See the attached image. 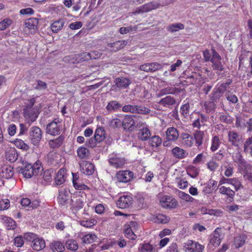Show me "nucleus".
<instances>
[{"label":"nucleus","mask_w":252,"mask_h":252,"mask_svg":"<svg viewBox=\"0 0 252 252\" xmlns=\"http://www.w3.org/2000/svg\"><path fill=\"white\" fill-rule=\"evenodd\" d=\"M35 103V98L32 97L28 99L25 103L23 114L24 117L29 124L34 122L37 118L39 114L38 110L33 107Z\"/></svg>","instance_id":"nucleus-1"},{"label":"nucleus","mask_w":252,"mask_h":252,"mask_svg":"<svg viewBox=\"0 0 252 252\" xmlns=\"http://www.w3.org/2000/svg\"><path fill=\"white\" fill-rule=\"evenodd\" d=\"M42 170L40 162L36 161L33 164H27L21 169V173L25 178H31L33 176H37Z\"/></svg>","instance_id":"nucleus-2"},{"label":"nucleus","mask_w":252,"mask_h":252,"mask_svg":"<svg viewBox=\"0 0 252 252\" xmlns=\"http://www.w3.org/2000/svg\"><path fill=\"white\" fill-rule=\"evenodd\" d=\"M62 130V120L55 118L46 126V132L51 135H60Z\"/></svg>","instance_id":"nucleus-3"},{"label":"nucleus","mask_w":252,"mask_h":252,"mask_svg":"<svg viewBox=\"0 0 252 252\" xmlns=\"http://www.w3.org/2000/svg\"><path fill=\"white\" fill-rule=\"evenodd\" d=\"M108 161L110 166L117 169L122 168L126 163L124 158L115 153L109 155Z\"/></svg>","instance_id":"nucleus-4"},{"label":"nucleus","mask_w":252,"mask_h":252,"mask_svg":"<svg viewBox=\"0 0 252 252\" xmlns=\"http://www.w3.org/2000/svg\"><path fill=\"white\" fill-rule=\"evenodd\" d=\"M138 224L136 221H131L129 223L124 226L125 236L131 240H135L137 238L135 232L138 230Z\"/></svg>","instance_id":"nucleus-5"},{"label":"nucleus","mask_w":252,"mask_h":252,"mask_svg":"<svg viewBox=\"0 0 252 252\" xmlns=\"http://www.w3.org/2000/svg\"><path fill=\"white\" fill-rule=\"evenodd\" d=\"M140 117L134 115H126L123 120V127L124 129H130L134 126H139L140 124L138 123Z\"/></svg>","instance_id":"nucleus-6"},{"label":"nucleus","mask_w":252,"mask_h":252,"mask_svg":"<svg viewBox=\"0 0 252 252\" xmlns=\"http://www.w3.org/2000/svg\"><path fill=\"white\" fill-rule=\"evenodd\" d=\"M100 54L96 51L91 52V53L84 52L74 55L73 59H75L77 63L89 61L90 60L95 59L99 58Z\"/></svg>","instance_id":"nucleus-7"},{"label":"nucleus","mask_w":252,"mask_h":252,"mask_svg":"<svg viewBox=\"0 0 252 252\" xmlns=\"http://www.w3.org/2000/svg\"><path fill=\"white\" fill-rule=\"evenodd\" d=\"M212 57L211 62L212 63V67L214 70L221 71L223 69L221 63V58L219 54L214 48L211 49Z\"/></svg>","instance_id":"nucleus-8"},{"label":"nucleus","mask_w":252,"mask_h":252,"mask_svg":"<svg viewBox=\"0 0 252 252\" xmlns=\"http://www.w3.org/2000/svg\"><path fill=\"white\" fill-rule=\"evenodd\" d=\"M94 165L91 162L83 160L79 163L80 171L83 174L90 176L94 172Z\"/></svg>","instance_id":"nucleus-9"},{"label":"nucleus","mask_w":252,"mask_h":252,"mask_svg":"<svg viewBox=\"0 0 252 252\" xmlns=\"http://www.w3.org/2000/svg\"><path fill=\"white\" fill-rule=\"evenodd\" d=\"M160 4L156 1L148 2L142 6L137 7L134 14L147 13L152 10L156 9L159 7Z\"/></svg>","instance_id":"nucleus-10"},{"label":"nucleus","mask_w":252,"mask_h":252,"mask_svg":"<svg viewBox=\"0 0 252 252\" xmlns=\"http://www.w3.org/2000/svg\"><path fill=\"white\" fill-rule=\"evenodd\" d=\"M30 139L34 145H37L42 138V131L38 127L33 126L30 133Z\"/></svg>","instance_id":"nucleus-11"},{"label":"nucleus","mask_w":252,"mask_h":252,"mask_svg":"<svg viewBox=\"0 0 252 252\" xmlns=\"http://www.w3.org/2000/svg\"><path fill=\"white\" fill-rule=\"evenodd\" d=\"M118 181L121 183H128L133 177V173L129 170H121L116 174Z\"/></svg>","instance_id":"nucleus-12"},{"label":"nucleus","mask_w":252,"mask_h":252,"mask_svg":"<svg viewBox=\"0 0 252 252\" xmlns=\"http://www.w3.org/2000/svg\"><path fill=\"white\" fill-rule=\"evenodd\" d=\"M162 67L161 63L154 62L151 63H145L140 65L139 68L140 70L147 72H153L160 69Z\"/></svg>","instance_id":"nucleus-13"},{"label":"nucleus","mask_w":252,"mask_h":252,"mask_svg":"<svg viewBox=\"0 0 252 252\" xmlns=\"http://www.w3.org/2000/svg\"><path fill=\"white\" fill-rule=\"evenodd\" d=\"M38 19L36 18H30L25 22V27L29 31L31 34L35 33L37 31Z\"/></svg>","instance_id":"nucleus-14"},{"label":"nucleus","mask_w":252,"mask_h":252,"mask_svg":"<svg viewBox=\"0 0 252 252\" xmlns=\"http://www.w3.org/2000/svg\"><path fill=\"white\" fill-rule=\"evenodd\" d=\"M221 228H217L209 237L210 243L213 246H218L220 244L221 239L220 238Z\"/></svg>","instance_id":"nucleus-15"},{"label":"nucleus","mask_w":252,"mask_h":252,"mask_svg":"<svg viewBox=\"0 0 252 252\" xmlns=\"http://www.w3.org/2000/svg\"><path fill=\"white\" fill-rule=\"evenodd\" d=\"M13 175V168L10 165H4L0 169V176L2 178L9 179Z\"/></svg>","instance_id":"nucleus-16"},{"label":"nucleus","mask_w":252,"mask_h":252,"mask_svg":"<svg viewBox=\"0 0 252 252\" xmlns=\"http://www.w3.org/2000/svg\"><path fill=\"white\" fill-rule=\"evenodd\" d=\"M31 246L34 250L40 251L45 248L46 244L42 238L37 237V238L33 239L32 242Z\"/></svg>","instance_id":"nucleus-17"},{"label":"nucleus","mask_w":252,"mask_h":252,"mask_svg":"<svg viewBox=\"0 0 252 252\" xmlns=\"http://www.w3.org/2000/svg\"><path fill=\"white\" fill-rule=\"evenodd\" d=\"M115 83L117 87L123 89L127 88L131 84V81L127 78L119 77L115 79Z\"/></svg>","instance_id":"nucleus-18"},{"label":"nucleus","mask_w":252,"mask_h":252,"mask_svg":"<svg viewBox=\"0 0 252 252\" xmlns=\"http://www.w3.org/2000/svg\"><path fill=\"white\" fill-rule=\"evenodd\" d=\"M233 160L234 162L236 163L238 165L241 167L246 169L249 164L243 158L241 154L238 152L236 153L232 157Z\"/></svg>","instance_id":"nucleus-19"},{"label":"nucleus","mask_w":252,"mask_h":252,"mask_svg":"<svg viewBox=\"0 0 252 252\" xmlns=\"http://www.w3.org/2000/svg\"><path fill=\"white\" fill-rule=\"evenodd\" d=\"M228 141L233 146L238 147L240 143V136L238 133L234 131H230L228 133Z\"/></svg>","instance_id":"nucleus-20"},{"label":"nucleus","mask_w":252,"mask_h":252,"mask_svg":"<svg viewBox=\"0 0 252 252\" xmlns=\"http://www.w3.org/2000/svg\"><path fill=\"white\" fill-rule=\"evenodd\" d=\"M5 157L7 160L11 162L15 161L18 157L17 150L14 148L7 149L5 152Z\"/></svg>","instance_id":"nucleus-21"},{"label":"nucleus","mask_w":252,"mask_h":252,"mask_svg":"<svg viewBox=\"0 0 252 252\" xmlns=\"http://www.w3.org/2000/svg\"><path fill=\"white\" fill-rule=\"evenodd\" d=\"M204 133L202 131L196 130L193 134V139L195 141V146L198 149H201Z\"/></svg>","instance_id":"nucleus-22"},{"label":"nucleus","mask_w":252,"mask_h":252,"mask_svg":"<svg viewBox=\"0 0 252 252\" xmlns=\"http://www.w3.org/2000/svg\"><path fill=\"white\" fill-rule=\"evenodd\" d=\"M66 171L65 169L61 168L57 172L55 178V183L57 185H61L65 181L66 178Z\"/></svg>","instance_id":"nucleus-23"},{"label":"nucleus","mask_w":252,"mask_h":252,"mask_svg":"<svg viewBox=\"0 0 252 252\" xmlns=\"http://www.w3.org/2000/svg\"><path fill=\"white\" fill-rule=\"evenodd\" d=\"M64 138V136L60 135L58 138L49 140L48 144L52 149L59 148L63 144Z\"/></svg>","instance_id":"nucleus-24"},{"label":"nucleus","mask_w":252,"mask_h":252,"mask_svg":"<svg viewBox=\"0 0 252 252\" xmlns=\"http://www.w3.org/2000/svg\"><path fill=\"white\" fill-rule=\"evenodd\" d=\"M106 133L104 128L102 127H98L96 129L94 135V138L96 142L99 143L105 138Z\"/></svg>","instance_id":"nucleus-25"},{"label":"nucleus","mask_w":252,"mask_h":252,"mask_svg":"<svg viewBox=\"0 0 252 252\" xmlns=\"http://www.w3.org/2000/svg\"><path fill=\"white\" fill-rule=\"evenodd\" d=\"M49 247L53 252H62L65 249L63 244L59 241H54L52 242Z\"/></svg>","instance_id":"nucleus-26"},{"label":"nucleus","mask_w":252,"mask_h":252,"mask_svg":"<svg viewBox=\"0 0 252 252\" xmlns=\"http://www.w3.org/2000/svg\"><path fill=\"white\" fill-rule=\"evenodd\" d=\"M180 137L183 140V143L188 147H191L194 143L193 137L187 133H183L181 134Z\"/></svg>","instance_id":"nucleus-27"},{"label":"nucleus","mask_w":252,"mask_h":252,"mask_svg":"<svg viewBox=\"0 0 252 252\" xmlns=\"http://www.w3.org/2000/svg\"><path fill=\"white\" fill-rule=\"evenodd\" d=\"M64 25L63 20L60 19L54 21L50 25V28L52 32L54 33H58L61 31Z\"/></svg>","instance_id":"nucleus-28"},{"label":"nucleus","mask_w":252,"mask_h":252,"mask_svg":"<svg viewBox=\"0 0 252 252\" xmlns=\"http://www.w3.org/2000/svg\"><path fill=\"white\" fill-rule=\"evenodd\" d=\"M221 144V140L218 135H213L211 139V145L210 150L212 152L216 151L220 147Z\"/></svg>","instance_id":"nucleus-29"},{"label":"nucleus","mask_w":252,"mask_h":252,"mask_svg":"<svg viewBox=\"0 0 252 252\" xmlns=\"http://www.w3.org/2000/svg\"><path fill=\"white\" fill-rule=\"evenodd\" d=\"M3 223L8 230H14L16 227L15 221L12 218L8 217H4L2 218Z\"/></svg>","instance_id":"nucleus-30"},{"label":"nucleus","mask_w":252,"mask_h":252,"mask_svg":"<svg viewBox=\"0 0 252 252\" xmlns=\"http://www.w3.org/2000/svg\"><path fill=\"white\" fill-rule=\"evenodd\" d=\"M121 107V104L118 101L112 100L108 103L106 109L109 112H112L118 111Z\"/></svg>","instance_id":"nucleus-31"},{"label":"nucleus","mask_w":252,"mask_h":252,"mask_svg":"<svg viewBox=\"0 0 252 252\" xmlns=\"http://www.w3.org/2000/svg\"><path fill=\"white\" fill-rule=\"evenodd\" d=\"M220 193L226 195L230 199H233L235 194V191L231 189L229 187L221 186L219 188Z\"/></svg>","instance_id":"nucleus-32"},{"label":"nucleus","mask_w":252,"mask_h":252,"mask_svg":"<svg viewBox=\"0 0 252 252\" xmlns=\"http://www.w3.org/2000/svg\"><path fill=\"white\" fill-rule=\"evenodd\" d=\"M223 94L217 87H215L210 95V99L216 102H219Z\"/></svg>","instance_id":"nucleus-33"},{"label":"nucleus","mask_w":252,"mask_h":252,"mask_svg":"<svg viewBox=\"0 0 252 252\" xmlns=\"http://www.w3.org/2000/svg\"><path fill=\"white\" fill-rule=\"evenodd\" d=\"M77 156L81 159H88L89 158V150L86 147H80L77 150Z\"/></svg>","instance_id":"nucleus-34"},{"label":"nucleus","mask_w":252,"mask_h":252,"mask_svg":"<svg viewBox=\"0 0 252 252\" xmlns=\"http://www.w3.org/2000/svg\"><path fill=\"white\" fill-rule=\"evenodd\" d=\"M118 202L119 205H131L133 198L130 195L124 194L120 196Z\"/></svg>","instance_id":"nucleus-35"},{"label":"nucleus","mask_w":252,"mask_h":252,"mask_svg":"<svg viewBox=\"0 0 252 252\" xmlns=\"http://www.w3.org/2000/svg\"><path fill=\"white\" fill-rule=\"evenodd\" d=\"M151 135L150 130L148 128H143L140 129L138 133V137L139 139L146 141L148 139Z\"/></svg>","instance_id":"nucleus-36"},{"label":"nucleus","mask_w":252,"mask_h":252,"mask_svg":"<svg viewBox=\"0 0 252 252\" xmlns=\"http://www.w3.org/2000/svg\"><path fill=\"white\" fill-rule=\"evenodd\" d=\"M108 46L112 48V50L114 52H116L122 48H123L125 45V41L118 40L113 43L108 44Z\"/></svg>","instance_id":"nucleus-37"},{"label":"nucleus","mask_w":252,"mask_h":252,"mask_svg":"<svg viewBox=\"0 0 252 252\" xmlns=\"http://www.w3.org/2000/svg\"><path fill=\"white\" fill-rule=\"evenodd\" d=\"M244 151L252 157V136L247 139L244 143Z\"/></svg>","instance_id":"nucleus-38"},{"label":"nucleus","mask_w":252,"mask_h":252,"mask_svg":"<svg viewBox=\"0 0 252 252\" xmlns=\"http://www.w3.org/2000/svg\"><path fill=\"white\" fill-rule=\"evenodd\" d=\"M202 214H209L210 215H215L216 216H220L222 214L221 211L216 209H207L206 207H202L200 210Z\"/></svg>","instance_id":"nucleus-39"},{"label":"nucleus","mask_w":252,"mask_h":252,"mask_svg":"<svg viewBox=\"0 0 252 252\" xmlns=\"http://www.w3.org/2000/svg\"><path fill=\"white\" fill-rule=\"evenodd\" d=\"M217 181L213 180H210L206 186L204 187L203 191L206 193H210L213 191L214 188L217 187Z\"/></svg>","instance_id":"nucleus-40"},{"label":"nucleus","mask_w":252,"mask_h":252,"mask_svg":"<svg viewBox=\"0 0 252 252\" xmlns=\"http://www.w3.org/2000/svg\"><path fill=\"white\" fill-rule=\"evenodd\" d=\"M162 143L161 138L158 136H152L149 140V144L153 148H157Z\"/></svg>","instance_id":"nucleus-41"},{"label":"nucleus","mask_w":252,"mask_h":252,"mask_svg":"<svg viewBox=\"0 0 252 252\" xmlns=\"http://www.w3.org/2000/svg\"><path fill=\"white\" fill-rule=\"evenodd\" d=\"M208 170L211 172H215L219 166V163L216 162L214 158L210 159L206 164Z\"/></svg>","instance_id":"nucleus-42"},{"label":"nucleus","mask_w":252,"mask_h":252,"mask_svg":"<svg viewBox=\"0 0 252 252\" xmlns=\"http://www.w3.org/2000/svg\"><path fill=\"white\" fill-rule=\"evenodd\" d=\"M97 237L95 234H88L82 237V240L84 244H91L95 241Z\"/></svg>","instance_id":"nucleus-43"},{"label":"nucleus","mask_w":252,"mask_h":252,"mask_svg":"<svg viewBox=\"0 0 252 252\" xmlns=\"http://www.w3.org/2000/svg\"><path fill=\"white\" fill-rule=\"evenodd\" d=\"M59 154L56 152H50L48 155V162L51 164H56L58 163Z\"/></svg>","instance_id":"nucleus-44"},{"label":"nucleus","mask_w":252,"mask_h":252,"mask_svg":"<svg viewBox=\"0 0 252 252\" xmlns=\"http://www.w3.org/2000/svg\"><path fill=\"white\" fill-rule=\"evenodd\" d=\"M14 143L16 147L19 149L24 151H27L29 149V146L21 139H16L14 140Z\"/></svg>","instance_id":"nucleus-45"},{"label":"nucleus","mask_w":252,"mask_h":252,"mask_svg":"<svg viewBox=\"0 0 252 252\" xmlns=\"http://www.w3.org/2000/svg\"><path fill=\"white\" fill-rule=\"evenodd\" d=\"M245 242V236L239 235L234 238V244L236 248H239L244 245Z\"/></svg>","instance_id":"nucleus-46"},{"label":"nucleus","mask_w":252,"mask_h":252,"mask_svg":"<svg viewBox=\"0 0 252 252\" xmlns=\"http://www.w3.org/2000/svg\"><path fill=\"white\" fill-rule=\"evenodd\" d=\"M68 196L63 191H60L58 196V200L59 205H66L68 204Z\"/></svg>","instance_id":"nucleus-47"},{"label":"nucleus","mask_w":252,"mask_h":252,"mask_svg":"<svg viewBox=\"0 0 252 252\" xmlns=\"http://www.w3.org/2000/svg\"><path fill=\"white\" fill-rule=\"evenodd\" d=\"M186 152L178 147H174V156L178 158H183L186 156Z\"/></svg>","instance_id":"nucleus-48"},{"label":"nucleus","mask_w":252,"mask_h":252,"mask_svg":"<svg viewBox=\"0 0 252 252\" xmlns=\"http://www.w3.org/2000/svg\"><path fill=\"white\" fill-rule=\"evenodd\" d=\"M231 83L232 80L231 79H228L225 82L222 83L220 84H217L216 87H217V88L224 94Z\"/></svg>","instance_id":"nucleus-49"},{"label":"nucleus","mask_w":252,"mask_h":252,"mask_svg":"<svg viewBox=\"0 0 252 252\" xmlns=\"http://www.w3.org/2000/svg\"><path fill=\"white\" fill-rule=\"evenodd\" d=\"M174 193L177 194L179 197L182 198L186 201H191L193 198L189 194L185 193L184 192L179 191L178 189H174Z\"/></svg>","instance_id":"nucleus-50"},{"label":"nucleus","mask_w":252,"mask_h":252,"mask_svg":"<svg viewBox=\"0 0 252 252\" xmlns=\"http://www.w3.org/2000/svg\"><path fill=\"white\" fill-rule=\"evenodd\" d=\"M206 160V156L203 153L198 154L196 157L193 159L192 163L193 164H198L204 163Z\"/></svg>","instance_id":"nucleus-51"},{"label":"nucleus","mask_w":252,"mask_h":252,"mask_svg":"<svg viewBox=\"0 0 252 252\" xmlns=\"http://www.w3.org/2000/svg\"><path fill=\"white\" fill-rule=\"evenodd\" d=\"M66 247L67 249L75 251L78 248V245L76 241L74 240H68L66 242Z\"/></svg>","instance_id":"nucleus-52"},{"label":"nucleus","mask_w":252,"mask_h":252,"mask_svg":"<svg viewBox=\"0 0 252 252\" xmlns=\"http://www.w3.org/2000/svg\"><path fill=\"white\" fill-rule=\"evenodd\" d=\"M230 185L234 187L235 191H238L239 189L243 188L242 184L237 178H231Z\"/></svg>","instance_id":"nucleus-53"},{"label":"nucleus","mask_w":252,"mask_h":252,"mask_svg":"<svg viewBox=\"0 0 252 252\" xmlns=\"http://www.w3.org/2000/svg\"><path fill=\"white\" fill-rule=\"evenodd\" d=\"M12 23V21L9 18L4 19L0 22V31H3L8 28Z\"/></svg>","instance_id":"nucleus-54"},{"label":"nucleus","mask_w":252,"mask_h":252,"mask_svg":"<svg viewBox=\"0 0 252 252\" xmlns=\"http://www.w3.org/2000/svg\"><path fill=\"white\" fill-rule=\"evenodd\" d=\"M109 126L113 128H118L123 126V120L119 118H114L109 122Z\"/></svg>","instance_id":"nucleus-55"},{"label":"nucleus","mask_w":252,"mask_h":252,"mask_svg":"<svg viewBox=\"0 0 252 252\" xmlns=\"http://www.w3.org/2000/svg\"><path fill=\"white\" fill-rule=\"evenodd\" d=\"M159 103L164 106L172 105L173 104V98L170 95L167 96L162 98L160 100Z\"/></svg>","instance_id":"nucleus-56"},{"label":"nucleus","mask_w":252,"mask_h":252,"mask_svg":"<svg viewBox=\"0 0 252 252\" xmlns=\"http://www.w3.org/2000/svg\"><path fill=\"white\" fill-rule=\"evenodd\" d=\"M18 202L20 203V205H31V203H32V205H39L40 201L37 199L32 202L29 198L26 197L20 199Z\"/></svg>","instance_id":"nucleus-57"},{"label":"nucleus","mask_w":252,"mask_h":252,"mask_svg":"<svg viewBox=\"0 0 252 252\" xmlns=\"http://www.w3.org/2000/svg\"><path fill=\"white\" fill-rule=\"evenodd\" d=\"M187 173L191 178H195L199 175V170L194 166H190L188 168Z\"/></svg>","instance_id":"nucleus-58"},{"label":"nucleus","mask_w":252,"mask_h":252,"mask_svg":"<svg viewBox=\"0 0 252 252\" xmlns=\"http://www.w3.org/2000/svg\"><path fill=\"white\" fill-rule=\"evenodd\" d=\"M215 101L211 100L204 102V106L207 113L214 110L216 108Z\"/></svg>","instance_id":"nucleus-59"},{"label":"nucleus","mask_w":252,"mask_h":252,"mask_svg":"<svg viewBox=\"0 0 252 252\" xmlns=\"http://www.w3.org/2000/svg\"><path fill=\"white\" fill-rule=\"evenodd\" d=\"M137 109V105H126L122 107V111L124 112H129L131 113H136Z\"/></svg>","instance_id":"nucleus-60"},{"label":"nucleus","mask_w":252,"mask_h":252,"mask_svg":"<svg viewBox=\"0 0 252 252\" xmlns=\"http://www.w3.org/2000/svg\"><path fill=\"white\" fill-rule=\"evenodd\" d=\"M54 172L52 169H48L43 172V178L46 182H49L52 180Z\"/></svg>","instance_id":"nucleus-61"},{"label":"nucleus","mask_w":252,"mask_h":252,"mask_svg":"<svg viewBox=\"0 0 252 252\" xmlns=\"http://www.w3.org/2000/svg\"><path fill=\"white\" fill-rule=\"evenodd\" d=\"M195 243V242H194L192 240H188L187 242L185 243L184 246L185 251L188 252H194Z\"/></svg>","instance_id":"nucleus-62"},{"label":"nucleus","mask_w":252,"mask_h":252,"mask_svg":"<svg viewBox=\"0 0 252 252\" xmlns=\"http://www.w3.org/2000/svg\"><path fill=\"white\" fill-rule=\"evenodd\" d=\"M190 106L189 103L183 104L180 108V112L185 117L188 116L189 114Z\"/></svg>","instance_id":"nucleus-63"},{"label":"nucleus","mask_w":252,"mask_h":252,"mask_svg":"<svg viewBox=\"0 0 252 252\" xmlns=\"http://www.w3.org/2000/svg\"><path fill=\"white\" fill-rule=\"evenodd\" d=\"M158 199L160 203H171L172 199L170 196L159 194Z\"/></svg>","instance_id":"nucleus-64"}]
</instances>
